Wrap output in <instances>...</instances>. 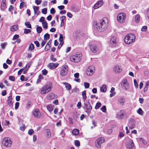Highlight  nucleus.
<instances>
[{
  "mask_svg": "<svg viewBox=\"0 0 149 149\" xmlns=\"http://www.w3.org/2000/svg\"><path fill=\"white\" fill-rule=\"evenodd\" d=\"M108 21L107 18H103L100 21V23L95 22L94 26L99 30L101 29L102 31L106 30L108 26Z\"/></svg>",
  "mask_w": 149,
  "mask_h": 149,
  "instance_id": "1",
  "label": "nucleus"
},
{
  "mask_svg": "<svg viewBox=\"0 0 149 149\" xmlns=\"http://www.w3.org/2000/svg\"><path fill=\"white\" fill-rule=\"evenodd\" d=\"M136 36L133 33H129L125 37L124 42L125 43L128 45L131 44L135 41Z\"/></svg>",
  "mask_w": 149,
  "mask_h": 149,
  "instance_id": "2",
  "label": "nucleus"
},
{
  "mask_svg": "<svg viewBox=\"0 0 149 149\" xmlns=\"http://www.w3.org/2000/svg\"><path fill=\"white\" fill-rule=\"evenodd\" d=\"M52 88V85L51 83L49 82L46 84L42 88L40 92L41 94H44L46 93H48L51 91Z\"/></svg>",
  "mask_w": 149,
  "mask_h": 149,
  "instance_id": "3",
  "label": "nucleus"
},
{
  "mask_svg": "<svg viewBox=\"0 0 149 149\" xmlns=\"http://www.w3.org/2000/svg\"><path fill=\"white\" fill-rule=\"evenodd\" d=\"M3 145L7 147H10L11 146L12 142L10 139L9 137H6L3 138L2 141Z\"/></svg>",
  "mask_w": 149,
  "mask_h": 149,
  "instance_id": "4",
  "label": "nucleus"
},
{
  "mask_svg": "<svg viewBox=\"0 0 149 149\" xmlns=\"http://www.w3.org/2000/svg\"><path fill=\"white\" fill-rule=\"evenodd\" d=\"M68 71V66L65 65H63L61 68L60 74L62 76H65Z\"/></svg>",
  "mask_w": 149,
  "mask_h": 149,
  "instance_id": "5",
  "label": "nucleus"
},
{
  "mask_svg": "<svg viewBox=\"0 0 149 149\" xmlns=\"http://www.w3.org/2000/svg\"><path fill=\"white\" fill-rule=\"evenodd\" d=\"M83 108L84 109H86V112L88 115H89L92 108L89 101L86 102L85 103H84V106L83 107Z\"/></svg>",
  "mask_w": 149,
  "mask_h": 149,
  "instance_id": "6",
  "label": "nucleus"
},
{
  "mask_svg": "<svg viewBox=\"0 0 149 149\" xmlns=\"http://www.w3.org/2000/svg\"><path fill=\"white\" fill-rule=\"evenodd\" d=\"M135 123L134 119L132 118L129 119L127 125L130 129L132 130L135 127Z\"/></svg>",
  "mask_w": 149,
  "mask_h": 149,
  "instance_id": "7",
  "label": "nucleus"
},
{
  "mask_svg": "<svg viewBox=\"0 0 149 149\" xmlns=\"http://www.w3.org/2000/svg\"><path fill=\"white\" fill-rule=\"evenodd\" d=\"M126 15L125 13H122L119 14L117 16V20L120 22H124L126 18Z\"/></svg>",
  "mask_w": 149,
  "mask_h": 149,
  "instance_id": "8",
  "label": "nucleus"
},
{
  "mask_svg": "<svg viewBox=\"0 0 149 149\" xmlns=\"http://www.w3.org/2000/svg\"><path fill=\"white\" fill-rule=\"evenodd\" d=\"M104 139L103 137L98 138L95 142V145L96 147L100 148H101V145L104 142Z\"/></svg>",
  "mask_w": 149,
  "mask_h": 149,
  "instance_id": "9",
  "label": "nucleus"
},
{
  "mask_svg": "<svg viewBox=\"0 0 149 149\" xmlns=\"http://www.w3.org/2000/svg\"><path fill=\"white\" fill-rule=\"evenodd\" d=\"M95 70V67L93 66H89L86 71V74L87 75L91 76L93 75Z\"/></svg>",
  "mask_w": 149,
  "mask_h": 149,
  "instance_id": "10",
  "label": "nucleus"
},
{
  "mask_svg": "<svg viewBox=\"0 0 149 149\" xmlns=\"http://www.w3.org/2000/svg\"><path fill=\"white\" fill-rule=\"evenodd\" d=\"M32 114L34 117L37 118H39L41 116V113L38 109L33 110L32 112Z\"/></svg>",
  "mask_w": 149,
  "mask_h": 149,
  "instance_id": "11",
  "label": "nucleus"
},
{
  "mask_svg": "<svg viewBox=\"0 0 149 149\" xmlns=\"http://www.w3.org/2000/svg\"><path fill=\"white\" fill-rule=\"evenodd\" d=\"M134 146V144L133 141L130 139H129L128 142L126 144V147L128 149H132Z\"/></svg>",
  "mask_w": 149,
  "mask_h": 149,
  "instance_id": "12",
  "label": "nucleus"
},
{
  "mask_svg": "<svg viewBox=\"0 0 149 149\" xmlns=\"http://www.w3.org/2000/svg\"><path fill=\"white\" fill-rule=\"evenodd\" d=\"M122 86L124 87L125 90H127L130 86V84L127 81V79H125L123 80L122 83Z\"/></svg>",
  "mask_w": 149,
  "mask_h": 149,
  "instance_id": "13",
  "label": "nucleus"
},
{
  "mask_svg": "<svg viewBox=\"0 0 149 149\" xmlns=\"http://www.w3.org/2000/svg\"><path fill=\"white\" fill-rule=\"evenodd\" d=\"M59 64L57 63H50L48 65V67L50 69L53 70L57 67Z\"/></svg>",
  "mask_w": 149,
  "mask_h": 149,
  "instance_id": "14",
  "label": "nucleus"
},
{
  "mask_svg": "<svg viewBox=\"0 0 149 149\" xmlns=\"http://www.w3.org/2000/svg\"><path fill=\"white\" fill-rule=\"evenodd\" d=\"M75 58L78 60V62H79L81 59L82 55L80 52H76L74 55Z\"/></svg>",
  "mask_w": 149,
  "mask_h": 149,
  "instance_id": "15",
  "label": "nucleus"
},
{
  "mask_svg": "<svg viewBox=\"0 0 149 149\" xmlns=\"http://www.w3.org/2000/svg\"><path fill=\"white\" fill-rule=\"evenodd\" d=\"M122 68L120 66L118 65H115L113 68V70L116 72H120L122 71Z\"/></svg>",
  "mask_w": 149,
  "mask_h": 149,
  "instance_id": "16",
  "label": "nucleus"
},
{
  "mask_svg": "<svg viewBox=\"0 0 149 149\" xmlns=\"http://www.w3.org/2000/svg\"><path fill=\"white\" fill-rule=\"evenodd\" d=\"M103 3L102 0H100L97 2L94 6V8L96 9L101 7Z\"/></svg>",
  "mask_w": 149,
  "mask_h": 149,
  "instance_id": "17",
  "label": "nucleus"
},
{
  "mask_svg": "<svg viewBox=\"0 0 149 149\" xmlns=\"http://www.w3.org/2000/svg\"><path fill=\"white\" fill-rule=\"evenodd\" d=\"M110 43L113 46L116 44V37H112L110 40Z\"/></svg>",
  "mask_w": 149,
  "mask_h": 149,
  "instance_id": "18",
  "label": "nucleus"
},
{
  "mask_svg": "<svg viewBox=\"0 0 149 149\" xmlns=\"http://www.w3.org/2000/svg\"><path fill=\"white\" fill-rule=\"evenodd\" d=\"M6 0H2L1 6V9L3 11H4L6 8Z\"/></svg>",
  "mask_w": 149,
  "mask_h": 149,
  "instance_id": "19",
  "label": "nucleus"
},
{
  "mask_svg": "<svg viewBox=\"0 0 149 149\" xmlns=\"http://www.w3.org/2000/svg\"><path fill=\"white\" fill-rule=\"evenodd\" d=\"M91 51L94 53L97 52V47L95 45H91L90 47Z\"/></svg>",
  "mask_w": 149,
  "mask_h": 149,
  "instance_id": "20",
  "label": "nucleus"
},
{
  "mask_svg": "<svg viewBox=\"0 0 149 149\" xmlns=\"http://www.w3.org/2000/svg\"><path fill=\"white\" fill-rule=\"evenodd\" d=\"M12 101V96L11 95H10L8 97L7 100L8 104L9 106H13V102Z\"/></svg>",
  "mask_w": 149,
  "mask_h": 149,
  "instance_id": "21",
  "label": "nucleus"
},
{
  "mask_svg": "<svg viewBox=\"0 0 149 149\" xmlns=\"http://www.w3.org/2000/svg\"><path fill=\"white\" fill-rule=\"evenodd\" d=\"M63 83L65 85V87L67 90H69L71 89V86L70 84L66 82H64Z\"/></svg>",
  "mask_w": 149,
  "mask_h": 149,
  "instance_id": "22",
  "label": "nucleus"
},
{
  "mask_svg": "<svg viewBox=\"0 0 149 149\" xmlns=\"http://www.w3.org/2000/svg\"><path fill=\"white\" fill-rule=\"evenodd\" d=\"M118 101L120 104L123 105L125 102V100L123 97H121L118 100Z\"/></svg>",
  "mask_w": 149,
  "mask_h": 149,
  "instance_id": "23",
  "label": "nucleus"
},
{
  "mask_svg": "<svg viewBox=\"0 0 149 149\" xmlns=\"http://www.w3.org/2000/svg\"><path fill=\"white\" fill-rule=\"evenodd\" d=\"M18 28V25H15L10 26V30L11 31H16L17 29Z\"/></svg>",
  "mask_w": 149,
  "mask_h": 149,
  "instance_id": "24",
  "label": "nucleus"
},
{
  "mask_svg": "<svg viewBox=\"0 0 149 149\" xmlns=\"http://www.w3.org/2000/svg\"><path fill=\"white\" fill-rule=\"evenodd\" d=\"M75 57L74 55L70 56V60L72 62L75 63L78 62L77 61L78 60H77Z\"/></svg>",
  "mask_w": 149,
  "mask_h": 149,
  "instance_id": "25",
  "label": "nucleus"
},
{
  "mask_svg": "<svg viewBox=\"0 0 149 149\" xmlns=\"http://www.w3.org/2000/svg\"><path fill=\"white\" fill-rule=\"evenodd\" d=\"M79 76V74L78 73H76L74 74V77L75 78H77V79H74V81L78 82H79L80 81V79H78Z\"/></svg>",
  "mask_w": 149,
  "mask_h": 149,
  "instance_id": "26",
  "label": "nucleus"
},
{
  "mask_svg": "<svg viewBox=\"0 0 149 149\" xmlns=\"http://www.w3.org/2000/svg\"><path fill=\"white\" fill-rule=\"evenodd\" d=\"M140 19V15L139 14L136 15L135 17V20L136 22L137 23H139Z\"/></svg>",
  "mask_w": 149,
  "mask_h": 149,
  "instance_id": "27",
  "label": "nucleus"
},
{
  "mask_svg": "<svg viewBox=\"0 0 149 149\" xmlns=\"http://www.w3.org/2000/svg\"><path fill=\"white\" fill-rule=\"evenodd\" d=\"M79 133V130L77 129H74L72 131V134L74 135H77Z\"/></svg>",
  "mask_w": 149,
  "mask_h": 149,
  "instance_id": "28",
  "label": "nucleus"
},
{
  "mask_svg": "<svg viewBox=\"0 0 149 149\" xmlns=\"http://www.w3.org/2000/svg\"><path fill=\"white\" fill-rule=\"evenodd\" d=\"M46 132L47 133L46 135V137L48 138L50 137L51 136V133L50 130L48 129H47L46 130Z\"/></svg>",
  "mask_w": 149,
  "mask_h": 149,
  "instance_id": "29",
  "label": "nucleus"
},
{
  "mask_svg": "<svg viewBox=\"0 0 149 149\" xmlns=\"http://www.w3.org/2000/svg\"><path fill=\"white\" fill-rule=\"evenodd\" d=\"M55 95L53 93H50L47 95V98L48 99L50 100L53 98Z\"/></svg>",
  "mask_w": 149,
  "mask_h": 149,
  "instance_id": "30",
  "label": "nucleus"
},
{
  "mask_svg": "<svg viewBox=\"0 0 149 149\" xmlns=\"http://www.w3.org/2000/svg\"><path fill=\"white\" fill-rule=\"evenodd\" d=\"M138 140L139 141L145 145H146L147 144V142L146 141H145L144 139L142 138H139L138 139Z\"/></svg>",
  "mask_w": 149,
  "mask_h": 149,
  "instance_id": "31",
  "label": "nucleus"
},
{
  "mask_svg": "<svg viewBox=\"0 0 149 149\" xmlns=\"http://www.w3.org/2000/svg\"><path fill=\"white\" fill-rule=\"evenodd\" d=\"M138 140L139 141L145 145H146L147 144V142L146 141H145L144 139L142 138H139L138 139Z\"/></svg>",
  "mask_w": 149,
  "mask_h": 149,
  "instance_id": "32",
  "label": "nucleus"
},
{
  "mask_svg": "<svg viewBox=\"0 0 149 149\" xmlns=\"http://www.w3.org/2000/svg\"><path fill=\"white\" fill-rule=\"evenodd\" d=\"M106 90V86L105 84L103 85L102 87L100 88L101 91L103 92H105Z\"/></svg>",
  "mask_w": 149,
  "mask_h": 149,
  "instance_id": "33",
  "label": "nucleus"
},
{
  "mask_svg": "<svg viewBox=\"0 0 149 149\" xmlns=\"http://www.w3.org/2000/svg\"><path fill=\"white\" fill-rule=\"evenodd\" d=\"M50 38V35L48 33H46L44 36V40H46L49 39Z\"/></svg>",
  "mask_w": 149,
  "mask_h": 149,
  "instance_id": "34",
  "label": "nucleus"
},
{
  "mask_svg": "<svg viewBox=\"0 0 149 149\" xmlns=\"http://www.w3.org/2000/svg\"><path fill=\"white\" fill-rule=\"evenodd\" d=\"M82 95L83 98L84 100H86L87 98V97L86 96V91H84L82 92Z\"/></svg>",
  "mask_w": 149,
  "mask_h": 149,
  "instance_id": "35",
  "label": "nucleus"
},
{
  "mask_svg": "<svg viewBox=\"0 0 149 149\" xmlns=\"http://www.w3.org/2000/svg\"><path fill=\"white\" fill-rule=\"evenodd\" d=\"M25 25L26 26L27 28L31 29V25L30 24L29 22L26 21L25 22Z\"/></svg>",
  "mask_w": 149,
  "mask_h": 149,
  "instance_id": "36",
  "label": "nucleus"
},
{
  "mask_svg": "<svg viewBox=\"0 0 149 149\" xmlns=\"http://www.w3.org/2000/svg\"><path fill=\"white\" fill-rule=\"evenodd\" d=\"M37 27L36 28L37 32L38 33H40L42 31V29L41 26H38V25L36 26Z\"/></svg>",
  "mask_w": 149,
  "mask_h": 149,
  "instance_id": "37",
  "label": "nucleus"
},
{
  "mask_svg": "<svg viewBox=\"0 0 149 149\" xmlns=\"http://www.w3.org/2000/svg\"><path fill=\"white\" fill-rule=\"evenodd\" d=\"M43 77L41 74H40L37 80L36 83H38L40 82L41 81V79H43Z\"/></svg>",
  "mask_w": 149,
  "mask_h": 149,
  "instance_id": "38",
  "label": "nucleus"
},
{
  "mask_svg": "<svg viewBox=\"0 0 149 149\" xmlns=\"http://www.w3.org/2000/svg\"><path fill=\"white\" fill-rule=\"evenodd\" d=\"M42 27L44 29H46L47 28V23L46 21H45L42 23Z\"/></svg>",
  "mask_w": 149,
  "mask_h": 149,
  "instance_id": "39",
  "label": "nucleus"
},
{
  "mask_svg": "<svg viewBox=\"0 0 149 149\" xmlns=\"http://www.w3.org/2000/svg\"><path fill=\"white\" fill-rule=\"evenodd\" d=\"M101 103L100 102H98L96 104L95 108L96 109H99V107L101 106Z\"/></svg>",
  "mask_w": 149,
  "mask_h": 149,
  "instance_id": "40",
  "label": "nucleus"
},
{
  "mask_svg": "<svg viewBox=\"0 0 149 149\" xmlns=\"http://www.w3.org/2000/svg\"><path fill=\"white\" fill-rule=\"evenodd\" d=\"M47 108L48 110L50 112L52 111L53 109V107L50 105H47Z\"/></svg>",
  "mask_w": 149,
  "mask_h": 149,
  "instance_id": "41",
  "label": "nucleus"
},
{
  "mask_svg": "<svg viewBox=\"0 0 149 149\" xmlns=\"http://www.w3.org/2000/svg\"><path fill=\"white\" fill-rule=\"evenodd\" d=\"M34 45L32 43H31L29 45V50H32L34 49Z\"/></svg>",
  "mask_w": 149,
  "mask_h": 149,
  "instance_id": "42",
  "label": "nucleus"
},
{
  "mask_svg": "<svg viewBox=\"0 0 149 149\" xmlns=\"http://www.w3.org/2000/svg\"><path fill=\"white\" fill-rule=\"evenodd\" d=\"M39 9V7L38 6H33V9L34 10V13L35 14L36 13V11H38V10Z\"/></svg>",
  "mask_w": 149,
  "mask_h": 149,
  "instance_id": "43",
  "label": "nucleus"
},
{
  "mask_svg": "<svg viewBox=\"0 0 149 149\" xmlns=\"http://www.w3.org/2000/svg\"><path fill=\"white\" fill-rule=\"evenodd\" d=\"M137 112L138 113L142 115L143 114V111L141 108H139L138 110L137 111Z\"/></svg>",
  "mask_w": 149,
  "mask_h": 149,
  "instance_id": "44",
  "label": "nucleus"
},
{
  "mask_svg": "<svg viewBox=\"0 0 149 149\" xmlns=\"http://www.w3.org/2000/svg\"><path fill=\"white\" fill-rule=\"evenodd\" d=\"M24 33L25 34H28V33H30L31 31V30L30 29H24Z\"/></svg>",
  "mask_w": 149,
  "mask_h": 149,
  "instance_id": "45",
  "label": "nucleus"
},
{
  "mask_svg": "<svg viewBox=\"0 0 149 149\" xmlns=\"http://www.w3.org/2000/svg\"><path fill=\"white\" fill-rule=\"evenodd\" d=\"M31 102H28L26 104V108L27 109H29L31 107Z\"/></svg>",
  "mask_w": 149,
  "mask_h": 149,
  "instance_id": "46",
  "label": "nucleus"
},
{
  "mask_svg": "<svg viewBox=\"0 0 149 149\" xmlns=\"http://www.w3.org/2000/svg\"><path fill=\"white\" fill-rule=\"evenodd\" d=\"M9 79L12 81H15V78L14 76H9Z\"/></svg>",
  "mask_w": 149,
  "mask_h": 149,
  "instance_id": "47",
  "label": "nucleus"
},
{
  "mask_svg": "<svg viewBox=\"0 0 149 149\" xmlns=\"http://www.w3.org/2000/svg\"><path fill=\"white\" fill-rule=\"evenodd\" d=\"M50 48V45L47 44L45 47V51H47L49 50Z\"/></svg>",
  "mask_w": 149,
  "mask_h": 149,
  "instance_id": "48",
  "label": "nucleus"
},
{
  "mask_svg": "<svg viewBox=\"0 0 149 149\" xmlns=\"http://www.w3.org/2000/svg\"><path fill=\"white\" fill-rule=\"evenodd\" d=\"M50 59L53 62H55L57 61L56 59L54 57V56L53 55H52L50 56Z\"/></svg>",
  "mask_w": 149,
  "mask_h": 149,
  "instance_id": "49",
  "label": "nucleus"
},
{
  "mask_svg": "<svg viewBox=\"0 0 149 149\" xmlns=\"http://www.w3.org/2000/svg\"><path fill=\"white\" fill-rule=\"evenodd\" d=\"M47 9L46 8H44L42 9V13L44 14H46L47 13Z\"/></svg>",
  "mask_w": 149,
  "mask_h": 149,
  "instance_id": "50",
  "label": "nucleus"
},
{
  "mask_svg": "<svg viewBox=\"0 0 149 149\" xmlns=\"http://www.w3.org/2000/svg\"><path fill=\"white\" fill-rule=\"evenodd\" d=\"M84 85L85 88H89L90 86V84L89 83L85 82L84 83Z\"/></svg>",
  "mask_w": 149,
  "mask_h": 149,
  "instance_id": "51",
  "label": "nucleus"
},
{
  "mask_svg": "<svg viewBox=\"0 0 149 149\" xmlns=\"http://www.w3.org/2000/svg\"><path fill=\"white\" fill-rule=\"evenodd\" d=\"M75 144L76 146H79L80 145V143L79 141L77 140H75Z\"/></svg>",
  "mask_w": 149,
  "mask_h": 149,
  "instance_id": "52",
  "label": "nucleus"
},
{
  "mask_svg": "<svg viewBox=\"0 0 149 149\" xmlns=\"http://www.w3.org/2000/svg\"><path fill=\"white\" fill-rule=\"evenodd\" d=\"M134 85L135 88H137L138 87V84L136 80V79H134Z\"/></svg>",
  "mask_w": 149,
  "mask_h": 149,
  "instance_id": "53",
  "label": "nucleus"
},
{
  "mask_svg": "<svg viewBox=\"0 0 149 149\" xmlns=\"http://www.w3.org/2000/svg\"><path fill=\"white\" fill-rule=\"evenodd\" d=\"M147 27L146 26H144L142 27L141 30L142 31L145 32L147 30Z\"/></svg>",
  "mask_w": 149,
  "mask_h": 149,
  "instance_id": "54",
  "label": "nucleus"
},
{
  "mask_svg": "<svg viewBox=\"0 0 149 149\" xmlns=\"http://www.w3.org/2000/svg\"><path fill=\"white\" fill-rule=\"evenodd\" d=\"M42 74L45 76L46 75L48 72L47 70L45 69L43 70L42 71Z\"/></svg>",
  "mask_w": 149,
  "mask_h": 149,
  "instance_id": "55",
  "label": "nucleus"
},
{
  "mask_svg": "<svg viewBox=\"0 0 149 149\" xmlns=\"http://www.w3.org/2000/svg\"><path fill=\"white\" fill-rule=\"evenodd\" d=\"M7 44V42H5L4 43H2L1 44V48L2 49H4L5 48V46Z\"/></svg>",
  "mask_w": 149,
  "mask_h": 149,
  "instance_id": "56",
  "label": "nucleus"
},
{
  "mask_svg": "<svg viewBox=\"0 0 149 149\" xmlns=\"http://www.w3.org/2000/svg\"><path fill=\"white\" fill-rule=\"evenodd\" d=\"M26 127H25V125L24 124H23L20 127V129L22 131H24V130Z\"/></svg>",
  "mask_w": 149,
  "mask_h": 149,
  "instance_id": "57",
  "label": "nucleus"
},
{
  "mask_svg": "<svg viewBox=\"0 0 149 149\" xmlns=\"http://www.w3.org/2000/svg\"><path fill=\"white\" fill-rule=\"evenodd\" d=\"M101 110L103 112H105L106 111V106L104 105L103 106V107L101 108Z\"/></svg>",
  "mask_w": 149,
  "mask_h": 149,
  "instance_id": "58",
  "label": "nucleus"
},
{
  "mask_svg": "<svg viewBox=\"0 0 149 149\" xmlns=\"http://www.w3.org/2000/svg\"><path fill=\"white\" fill-rule=\"evenodd\" d=\"M66 18V17L65 16H63L60 17V19L61 20V22H64V20Z\"/></svg>",
  "mask_w": 149,
  "mask_h": 149,
  "instance_id": "59",
  "label": "nucleus"
},
{
  "mask_svg": "<svg viewBox=\"0 0 149 149\" xmlns=\"http://www.w3.org/2000/svg\"><path fill=\"white\" fill-rule=\"evenodd\" d=\"M19 35H18L16 34L14 36L13 38V40H15L18 38H19Z\"/></svg>",
  "mask_w": 149,
  "mask_h": 149,
  "instance_id": "60",
  "label": "nucleus"
},
{
  "mask_svg": "<svg viewBox=\"0 0 149 149\" xmlns=\"http://www.w3.org/2000/svg\"><path fill=\"white\" fill-rule=\"evenodd\" d=\"M34 132V131L33 129H30L28 131V134L29 135H31Z\"/></svg>",
  "mask_w": 149,
  "mask_h": 149,
  "instance_id": "61",
  "label": "nucleus"
},
{
  "mask_svg": "<svg viewBox=\"0 0 149 149\" xmlns=\"http://www.w3.org/2000/svg\"><path fill=\"white\" fill-rule=\"evenodd\" d=\"M34 43L37 47H40V43L38 41H34Z\"/></svg>",
  "mask_w": 149,
  "mask_h": 149,
  "instance_id": "62",
  "label": "nucleus"
},
{
  "mask_svg": "<svg viewBox=\"0 0 149 149\" xmlns=\"http://www.w3.org/2000/svg\"><path fill=\"white\" fill-rule=\"evenodd\" d=\"M42 0H35V3L37 5H38L41 3Z\"/></svg>",
  "mask_w": 149,
  "mask_h": 149,
  "instance_id": "63",
  "label": "nucleus"
},
{
  "mask_svg": "<svg viewBox=\"0 0 149 149\" xmlns=\"http://www.w3.org/2000/svg\"><path fill=\"white\" fill-rule=\"evenodd\" d=\"M50 13L52 14H54L55 13V10L53 8H52L50 10Z\"/></svg>",
  "mask_w": 149,
  "mask_h": 149,
  "instance_id": "64",
  "label": "nucleus"
}]
</instances>
